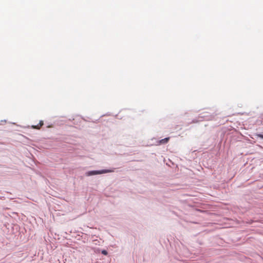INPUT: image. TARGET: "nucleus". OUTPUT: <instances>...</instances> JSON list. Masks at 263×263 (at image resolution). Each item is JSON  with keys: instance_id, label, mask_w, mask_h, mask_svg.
<instances>
[{"instance_id": "7ed1b4c3", "label": "nucleus", "mask_w": 263, "mask_h": 263, "mask_svg": "<svg viewBox=\"0 0 263 263\" xmlns=\"http://www.w3.org/2000/svg\"><path fill=\"white\" fill-rule=\"evenodd\" d=\"M43 125V121H40V123H39V125H37L36 126H33V127L34 128L39 129L40 127L41 126H42Z\"/></svg>"}, {"instance_id": "39448f33", "label": "nucleus", "mask_w": 263, "mask_h": 263, "mask_svg": "<svg viewBox=\"0 0 263 263\" xmlns=\"http://www.w3.org/2000/svg\"><path fill=\"white\" fill-rule=\"evenodd\" d=\"M257 137H259L261 139H263V134H258L256 135Z\"/></svg>"}, {"instance_id": "f03ea898", "label": "nucleus", "mask_w": 263, "mask_h": 263, "mask_svg": "<svg viewBox=\"0 0 263 263\" xmlns=\"http://www.w3.org/2000/svg\"><path fill=\"white\" fill-rule=\"evenodd\" d=\"M170 139V137L165 138L163 139H161L159 141V144H166L168 142V140Z\"/></svg>"}, {"instance_id": "20e7f679", "label": "nucleus", "mask_w": 263, "mask_h": 263, "mask_svg": "<svg viewBox=\"0 0 263 263\" xmlns=\"http://www.w3.org/2000/svg\"><path fill=\"white\" fill-rule=\"evenodd\" d=\"M101 253H102V254H103V255H107L108 252H107V251L106 250H102V251H101Z\"/></svg>"}, {"instance_id": "423d86ee", "label": "nucleus", "mask_w": 263, "mask_h": 263, "mask_svg": "<svg viewBox=\"0 0 263 263\" xmlns=\"http://www.w3.org/2000/svg\"><path fill=\"white\" fill-rule=\"evenodd\" d=\"M205 119H206V120H209V118H206V117H205Z\"/></svg>"}, {"instance_id": "f257e3e1", "label": "nucleus", "mask_w": 263, "mask_h": 263, "mask_svg": "<svg viewBox=\"0 0 263 263\" xmlns=\"http://www.w3.org/2000/svg\"><path fill=\"white\" fill-rule=\"evenodd\" d=\"M114 172V168L112 169H104L98 171H90L85 173L86 176H90L99 174H102L107 173H111Z\"/></svg>"}]
</instances>
